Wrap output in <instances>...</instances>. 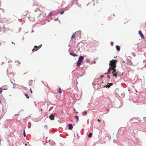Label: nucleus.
Here are the masks:
<instances>
[{
  "instance_id": "24",
  "label": "nucleus",
  "mask_w": 146,
  "mask_h": 146,
  "mask_svg": "<svg viewBox=\"0 0 146 146\" xmlns=\"http://www.w3.org/2000/svg\"><path fill=\"white\" fill-rule=\"evenodd\" d=\"M30 91L31 92V93H33V92H32V90L31 89V88H30Z\"/></svg>"
},
{
  "instance_id": "30",
  "label": "nucleus",
  "mask_w": 146,
  "mask_h": 146,
  "mask_svg": "<svg viewBox=\"0 0 146 146\" xmlns=\"http://www.w3.org/2000/svg\"><path fill=\"white\" fill-rule=\"evenodd\" d=\"M33 31H32V32L33 33Z\"/></svg>"
},
{
  "instance_id": "2",
  "label": "nucleus",
  "mask_w": 146,
  "mask_h": 146,
  "mask_svg": "<svg viewBox=\"0 0 146 146\" xmlns=\"http://www.w3.org/2000/svg\"><path fill=\"white\" fill-rule=\"evenodd\" d=\"M84 59V57L82 56H80L78 59V61L77 62V66H79L81 64V63L82 62V61Z\"/></svg>"
},
{
  "instance_id": "27",
  "label": "nucleus",
  "mask_w": 146,
  "mask_h": 146,
  "mask_svg": "<svg viewBox=\"0 0 146 146\" xmlns=\"http://www.w3.org/2000/svg\"><path fill=\"white\" fill-rule=\"evenodd\" d=\"M108 78H110V76H109L108 75Z\"/></svg>"
},
{
  "instance_id": "28",
  "label": "nucleus",
  "mask_w": 146,
  "mask_h": 146,
  "mask_svg": "<svg viewBox=\"0 0 146 146\" xmlns=\"http://www.w3.org/2000/svg\"><path fill=\"white\" fill-rule=\"evenodd\" d=\"M35 49H33V50L32 51H33L34 50H35Z\"/></svg>"
},
{
  "instance_id": "10",
  "label": "nucleus",
  "mask_w": 146,
  "mask_h": 146,
  "mask_svg": "<svg viewBox=\"0 0 146 146\" xmlns=\"http://www.w3.org/2000/svg\"><path fill=\"white\" fill-rule=\"evenodd\" d=\"M70 54L71 55H72L73 56H78V55L77 54H73V53H70Z\"/></svg>"
},
{
  "instance_id": "25",
  "label": "nucleus",
  "mask_w": 146,
  "mask_h": 146,
  "mask_svg": "<svg viewBox=\"0 0 146 146\" xmlns=\"http://www.w3.org/2000/svg\"><path fill=\"white\" fill-rule=\"evenodd\" d=\"M111 46H112L113 45V42H111Z\"/></svg>"
},
{
  "instance_id": "20",
  "label": "nucleus",
  "mask_w": 146,
  "mask_h": 146,
  "mask_svg": "<svg viewBox=\"0 0 146 146\" xmlns=\"http://www.w3.org/2000/svg\"><path fill=\"white\" fill-rule=\"evenodd\" d=\"M113 76H115L116 77H117V74L116 73L114 74H113Z\"/></svg>"
},
{
  "instance_id": "13",
  "label": "nucleus",
  "mask_w": 146,
  "mask_h": 146,
  "mask_svg": "<svg viewBox=\"0 0 146 146\" xmlns=\"http://www.w3.org/2000/svg\"><path fill=\"white\" fill-rule=\"evenodd\" d=\"M75 117L77 120V122L78 121H79V118L78 116H75Z\"/></svg>"
},
{
  "instance_id": "29",
  "label": "nucleus",
  "mask_w": 146,
  "mask_h": 146,
  "mask_svg": "<svg viewBox=\"0 0 146 146\" xmlns=\"http://www.w3.org/2000/svg\"><path fill=\"white\" fill-rule=\"evenodd\" d=\"M1 103V102L0 101V104Z\"/></svg>"
},
{
  "instance_id": "4",
  "label": "nucleus",
  "mask_w": 146,
  "mask_h": 146,
  "mask_svg": "<svg viewBox=\"0 0 146 146\" xmlns=\"http://www.w3.org/2000/svg\"><path fill=\"white\" fill-rule=\"evenodd\" d=\"M49 118L51 120L54 119V115L53 114H51L49 117Z\"/></svg>"
},
{
  "instance_id": "15",
  "label": "nucleus",
  "mask_w": 146,
  "mask_h": 146,
  "mask_svg": "<svg viewBox=\"0 0 146 146\" xmlns=\"http://www.w3.org/2000/svg\"><path fill=\"white\" fill-rule=\"evenodd\" d=\"M24 136L25 137L26 136V135L25 134V130H23V133Z\"/></svg>"
},
{
  "instance_id": "33",
  "label": "nucleus",
  "mask_w": 146,
  "mask_h": 146,
  "mask_svg": "<svg viewBox=\"0 0 146 146\" xmlns=\"http://www.w3.org/2000/svg\"><path fill=\"white\" fill-rule=\"evenodd\" d=\"M13 88H14V87H13Z\"/></svg>"
},
{
  "instance_id": "19",
  "label": "nucleus",
  "mask_w": 146,
  "mask_h": 146,
  "mask_svg": "<svg viewBox=\"0 0 146 146\" xmlns=\"http://www.w3.org/2000/svg\"><path fill=\"white\" fill-rule=\"evenodd\" d=\"M74 34H75V33H74L72 35V37H71V39L72 38H73L74 37H75Z\"/></svg>"
},
{
  "instance_id": "7",
  "label": "nucleus",
  "mask_w": 146,
  "mask_h": 146,
  "mask_svg": "<svg viewBox=\"0 0 146 146\" xmlns=\"http://www.w3.org/2000/svg\"><path fill=\"white\" fill-rule=\"evenodd\" d=\"M112 67H109V69H108V72L107 73H106V74H109L110 73V71L112 70Z\"/></svg>"
},
{
  "instance_id": "16",
  "label": "nucleus",
  "mask_w": 146,
  "mask_h": 146,
  "mask_svg": "<svg viewBox=\"0 0 146 146\" xmlns=\"http://www.w3.org/2000/svg\"><path fill=\"white\" fill-rule=\"evenodd\" d=\"M88 137H91V132L88 135Z\"/></svg>"
},
{
  "instance_id": "9",
  "label": "nucleus",
  "mask_w": 146,
  "mask_h": 146,
  "mask_svg": "<svg viewBox=\"0 0 146 146\" xmlns=\"http://www.w3.org/2000/svg\"><path fill=\"white\" fill-rule=\"evenodd\" d=\"M116 48L117 49V51H119L120 50V47L118 46H116Z\"/></svg>"
},
{
  "instance_id": "3",
  "label": "nucleus",
  "mask_w": 146,
  "mask_h": 146,
  "mask_svg": "<svg viewBox=\"0 0 146 146\" xmlns=\"http://www.w3.org/2000/svg\"><path fill=\"white\" fill-rule=\"evenodd\" d=\"M42 46V45H40L38 46H34L35 48L36 49V51L38 50L41 47V46Z\"/></svg>"
},
{
  "instance_id": "31",
  "label": "nucleus",
  "mask_w": 146,
  "mask_h": 146,
  "mask_svg": "<svg viewBox=\"0 0 146 146\" xmlns=\"http://www.w3.org/2000/svg\"><path fill=\"white\" fill-rule=\"evenodd\" d=\"M11 83L12 84H13V82H12V81H11Z\"/></svg>"
},
{
  "instance_id": "1",
  "label": "nucleus",
  "mask_w": 146,
  "mask_h": 146,
  "mask_svg": "<svg viewBox=\"0 0 146 146\" xmlns=\"http://www.w3.org/2000/svg\"><path fill=\"white\" fill-rule=\"evenodd\" d=\"M117 61L115 60H112L110 61V63L109 65L111 66L110 67H112V69L113 70L112 74L115 72L116 71L115 68L116 67V64Z\"/></svg>"
},
{
  "instance_id": "34",
  "label": "nucleus",
  "mask_w": 146,
  "mask_h": 146,
  "mask_svg": "<svg viewBox=\"0 0 146 146\" xmlns=\"http://www.w3.org/2000/svg\"><path fill=\"white\" fill-rule=\"evenodd\" d=\"M13 88H14V87H13Z\"/></svg>"
},
{
  "instance_id": "11",
  "label": "nucleus",
  "mask_w": 146,
  "mask_h": 146,
  "mask_svg": "<svg viewBox=\"0 0 146 146\" xmlns=\"http://www.w3.org/2000/svg\"><path fill=\"white\" fill-rule=\"evenodd\" d=\"M80 31H78L76 32L75 33L76 34H78L79 35H80Z\"/></svg>"
},
{
  "instance_id": "14",
  "label": "nucleus",
  "mask_w": 146,
  "mask_h": 146,
  "mask_svg": "<svg viewBox=\"0 0 146 146\" xmlns=\"http://www.w3.org/2000/svg\"><path fill=\"white\" fill-rule=\"evenodd\" d=\"M62 92V90H61V88H59V91H58V92L60 94H61Z\"/></svg>"
},
{
  "instance_id": "26",
  "label": "nucleus",
  "mask_w": 146,
  "mask_h": 146,
  "mask_svg": "<svg viewBox=\"0 0 146 146\" xmlns=\"http://www.w3.org/2000/svg\"><path fill=\"white\" fill-rule=\"evenodd\" d=\"M98 122H100V119H99L98 120Z\"/></svg>"
},
{
  "instance_id": "18",
  "label": "nucleus",
  "mask_w": 146,
  "mask_h": 146,
  "mask_svg": "<svg viewBox=\"0 0 146 146\" xmlns=\"http://www.w3.org/2000/svg\"><path fill=\"white\" fill-rule=\"evenodd\" d=\"M2 92V88H0V94Z\"/></svg>"
},
{
  "instance_id": "17",
  "label": "nucleus",
  "mask_w": 146,
  "mask_h": 146,
  "mask_svg": "<svg viewBox=\"0 0 146 146\" xmlns=\"http://www.w3.org/2000/svg\"><path fill=\"white\" fill-rule=\"evenodd\" d=\"M25 96H26V98H27V99H29V96H28V95L27 94H25Z\"/></svg>"
},
{
  "instance_id": "21",
  "label": "nucleus",
  "mask_w": 146,
  "mask_h": 146,
  "mask_svg": "<svg viewBox=\"0 0 146 146\" xmlns=\"http://www.w3.org/2000/svg\"><path fill=\"white\" fill-rule=\"evenodd\" d=\"M64 11H62L60 12V14L61 15H62L64 13Z\"/></svg>"
},
{
  "instance_id": "12",
  "label": "nucleus",
  "mask_w": 146,
  "mask_h": 146,
  "mask_svg": "<svg viewBox=\"0 0 146 146\" xmlns=\"http://www.w3.org/2000/svg\"><path fill=\"white\" fill-rule=\"evenodd\" d=\"M87 113V112L86 111H84L83 112H82L83 115H86Z\"/></svg>"
},
{
  "instance_id": "6",
  "label": "nucleus",
  "mask_w": 146,
  "mask_h": 146,
  "mask_svg": "<svg viewBox=\"0 0 146 146\" xmlns=\"http://www.w3.org/2000/svg\"><path fill=\"white\" fill-rule=\"evenodd\" d=\"M139 34L141 36V37L143 38H144V36L142 33L141 31H139Z\"/></svg>"
},
{
  "instance_id": "5",
  "label": "nucleus",
  "mask_w": 146,
  "mask_h": 146,
  "mask_svg": "<svg viewBox=\"0 0 146 146\" xmlns=\"http://www.w3.org/2000/svg\"><path fill=\"white\" fill-rule=\"evenodd\" d=\"M68 129L71 130L73 128V126L71 124H68Z\"/></svg>"
},
{
  "instance_id": "23",
  "label": "nucleus",
  "mask_w": 146,
  "mask_h": 146,
  "mask_svg": "<svg viewBox=\"0 0 146 146\" xmlns=\"http://www.w3.org/2000/svg\"><path fill=\"white\" fill-rule=\"evenodd\" d=\"M1 88H2V90H7V89H6V88H3V87H1Z\"/></svg>"
},
{
  "instance_id": "22",
  "label": "nucleus",
  "mask_w": 146,
  "mask_h": 146,
  "mask_svg": "<svg viewBox=\"0 0 146 146\" xmlns=\"http://www.w3.org/2000/svg\"><path fill=\"white\" fill-rule=\"evenodd\" d=\"M52 12H50V13H49L48 15L49 16V15H52Z\"/></svg>"
},
{
  "instance_id": "32",
  "label": "nucleus",
  "mask_w": 146,
  "mask_h": 146,
  "mask_svg": "<svg viewBox=\"0 0 146 146\" xmlns=\"http://www.w3.org/2000/svg\"><path fill=\"white\" fill-rule=\"evenodd\" d=\"M30 127H29V128H30Z\"/></svg>"
},
{
  "instance_id": "8",
  "label": "nucleus",
  "mask_w": 146,
  "mask_h": 146,
  "mask_svg": "<svg viewBox=\"0 0 146 146\" xmlns=\"http://www.w3.org/2000/svg\"><path fill=\"white\" fill-rule=\"evenodd\" d=\"M112 85V84L111 83H108V85H107L106 86L107 88H109L110 87V86H111Z\"/></svg>"
}]
</instances>
